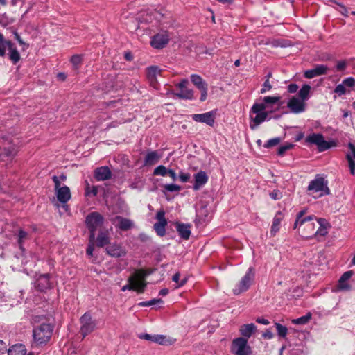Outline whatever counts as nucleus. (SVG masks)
I'll return each instance as SVG.
<instances>
[{
	"label": "nucleus",
	"instance_id": "nucleus-38",
	"mask_svg": "<svg viewBox=\"0 0 355 355\" xmlns=\"http://www.w3.org/2000/svg\"><path fill=\"white\" fill-rule=\"evenodd\" d=\"M275 327H276L277 335L280 338H285L288 333L287 327L278 322L275 323Z\"/></svg>",
	"mask_w": 355,
	"mask_h": 355
},
{
	"label": "nucleus",
	"instance_id": "nucleus-5",
	"mask_svg": "<svg viewBox=\"0 0 355 355\" xmlns=\"http://www.w3.org/2000/svg\"><path fill=\"white\" fill-rule=\"evenodd\" d=\"M80 334L83 340L87 336L92 333L96 327V321L92 318V314L89 311L85 312L80 318Z\"/></svg>",
	"mask_w": 355,
	"mask_h": 355
},
{
	"label": "nucleus",
	"instance_id": "nucleus-21",
	"mask_svg": "<svg viewBox=\"0 0 355 355\" xmlns=\"http://www.w3.org/2000/svg\"><path fill=\"white\" fill-rule=\"evenodd\" d=\"M327 181L323 177L318 174L315 179L309 182L308 190L314 191L315 192L320 191L323 189V187Z\"/></svg>",
	"mask_w": 355,
	"mask_h": 355
},
{
	"label": "nucleus",
	"instance_id": "nucleus-31",
	"mask_svg": "<svg viewBox=\"0 0 355 355\" xmlns=\"http://www.w3.org/2000/svg\"><path fill=\"white\" fill-rule=\"evenodd\" d=\"M311 87L308 84L302 85L297 93V97L305 103L310 98Z\"/></svg>",
	"mask_w": 355,
	"mask_h": 355
},
{
	"label": "nucleus",
	"instance_id": "nucleus-63",
	"mask_svg": "<svg viewBox=\"0 0 355 355\" xmlns=\"http://www.w3.org/2000/svg\"><path fill=\"white\" fill-rule=\"evenodd\" d=\"M315 219L317 220L318 224L320 225V227H331L329 223L325 218H316Z\"/></svg>",
	"mask_w": 355,
	"mask_h": 355
},
{
	"label": "nucleus",
	"instance_id": "nucleus-64",
	"mask_svg": "<svg viewBox=\"0 0 355 355\" xmlns=\"http://www.w3.org/2000/svg\"><path fill=\"white\" fill-rule=\"evenodd\" d=\"M262 337L265 339H271L274 337V334L270 329H267L266 331L262 334Z\"/></svg>",
	"mask_w": 355,
	"mask_h": 355
},
{
	"label": "nucleus",
	"instance_id": "nucleus-4",
	"mask_svg": "<svg viewBox=\"0 0 355 355\" xmlns=\"http://www.w3.org/2000/svg\"><path fill=\"white\" fill-rule=\"evenodd\" d=\"M0 57L4 58L6 55V49H8V59L12 62V64H17L21 60V55L17 50L15 44L8 40L4 39L3 42V46H1Z\"/></svg>",
	"mask_w": 355,
	"mask_h": 355
},
{
	"label": "nucleus",
	"instance_id": "nucleus-23",
	"mask_svg": "<svg viewBox=\"0 0 355 355\" xmlns=\"http://www.w3.org/2000/svg\"><path fill=\"white\" fill-rule=\"evenodd\" d=\"M269 112L264 111L263 112L256 114L255 117L251 116V121L250 127L252 130L257 128L261 123L265 121H269L271 117H268Z\"/></svg>",
	"mask_w": 355,
	"mask_h": 355
},
{
	"label": "nucleus",
	"instance_id": "nucleus-1",
	"mask_svg": "<svg viewBox=\"0 0 355 355\" xmlns=\"http://www.w3.org/2000/svg\"><path fill=\"white\" fill-rule=\"evenodd\" d=\"M54 327V324L46 322L33 327V338L35 346L42 347L49 342Z\"/></svg>",
	"mask_w": 355,
	"mask_h": 355
},
{
	"label": "nucleus",
	"instance_id": "nucleus-60",
	"mask_svg": "<svg viewBox=\"0 0 355 355\" xmlns=\"http://www.w3.org/2000/svg\"><path fill=\"white\" fill-rule=\"evenodd\" d=\"M189 85V80L187 78H183L180 80V82L176 85L178 87H179L180 89H186L187 88V85Z\"/></svg>",
	"mask_w": 355,
	"mask_h": 355
},
{
	"label": "nucleus",
	"instance_id": "nucleus-37",
	"mask_svg": "<svg viewBox=\"0 0 355 355\" xmlns=\"http://www.w3.org/2000/svg\"><path fill=\"white\" fill-rule=\"evenodd\" d=\"M311 316V313L309 312L305 315L293 320L292 322L295 324H306L310 321Z\"/></svg>",
	"mask_w": 355,
	"mask_h": 355
},
{
	"label": "nucleus",
	"instance_id": "nucleus-26",
	"mask_svg": "<svg viewBox=\"0 0 355 355\" xmlns=\"http://www.w3.org/2000/svg\"><path fill=\"white\" fill-rule=\"evenodd\" d=\"M257 331V326L253 324H243L240 328V333L243 338H248Z\"/></svg>",
	"mask_w": 355,
	"mask_h": 355
},
{
	"label": "nucleus",
	"instance_id": "nucleus-42",
	"mask_svg": "<svg viewBox=\"0 0 355 355\" xmlns=\"http://www.w3.org/2000/svg\"><path fill=\"white\" fill-rule=\"evenodd\" d=\"M266 107L263 102L260 103H254L252 107H251L250 112H252L254 114H259L261 112H263L264 111H266Z\"/></svg>",
	"mask_w": 355,
	"mask_h": 355
},
{
	"label": "nucleus",
	"instance_id": "nucleus-25",
	"mask_svg": "<svg viewBox=\"0 0 355 355\" xmlns=\"http://www.w3.org/2000/svg\"><path fill=\"white\" fill-rule=\"evenodd\" d=\"M162 157V155L159 154L157 150L150 151L148 153L144 159V165L145 166H153L156 164L160 158Z\"/></svg>",
	"mask_w": 355,
	"mask_h": 355
},
{
	"label": "nucleus",
	"instance_id": "nucleus-22",
	"mask_svg": "<svg viewBox=\"0 0 355 355\" xmlns=\"http://www.w3.org/2000/svg\"><path fill=\"white\" fill-rule=\"evenodd\" d=\"M116 221L119 222V224L116 225V227L122 231H128L133 227V223L131 220L121 216H116L112 220L113 224H114Z\"/></svg>",
	"mask_w": 355,
	"mask_h": 355
},
{
	"label": "nucleus",
	"instance_id": "nucleus-36",
	"mask_svg": "<svg viewBox=\"0 0 355 355\" xmlns=\"http://www.w3.org/2000/svg\"><path fill=\"white\" fill-rule=\"evenodd\" d=\"M164 190L162 192L166 195V192H179L181 191V186L176 184H166L163 185Z\"/></svg>",
	"mask_w": 355,
	"mask_h": 355
},
{
	"label": "nucleus",
	"instance_id": "nucleus-48",
	"mask_svg": "<svg viewBox=\"0 0 355 355\" xmlns=\"http://www.w3.org/2000/svg\"><path fill=\"white\" fill-rule=\"evenodd\" d=\"M270 197L275 200L281 199L283 197L282 192L279 189H275L269 193Z\"/></svg>",
	"mask_w": 355,
	"mask_h": 355
},
{
	"label": "nucleus",
	"instance_id": "nucleus-53",
	"mask_svg": "<svg viewBox=\"0 0 355 355\" xmlns=\"http://www.w3.org/2000/svg\"><path fill=\"white\" fill-rule=\"evenodd\" d=\"M345 87H353L355 86V78L353 77H348L343 80Z\"/></svg>",
	"mask_w": 355,
	"mask_h": 355
},
{
	"label": "nucleus",
	"instance_id": "nucleus-15",
	"mask_svg": "<svg viewBox=\"0 0 355 355\" xmlns=\"http://www.w3.org/2000/svg\"><path fill=\"white\" fill-rule=\"evenodd\" d=\"M139 338L140 339H145L146 340H149L162 345H171V342L169 341V340L166 338V336L164 335H150L145 333L140 334L139 335Z\"/></svg>",
	"mask_w": 355,
	"mask_h": 355
},
{
	"label": "nucleus",
	"instance_id": "nucleus-8",
	"mask_svg": "<svg viewBox=\"0 0 355 355\" xmlns=\"http://www.w3.org/2000/svg\"><path fill=\"white\" fill-rule=\"evenodd\" d=\"M105 218L102 214L98 211L89 213L85 218V226L89 231H96L98 227L103 225Z\"/></svg>",
	"mask_w": 355,
	"mask_h": 355
},
{
	"label": "nucleus",
	"instance_id": "nucleus-27",
	"mask_svg": "<svg viewBox=\"0 0 355 355\" xmlns=\"http://www.w3.org/2000/svg\"><path fill=\"white\" fill-rule=\"evenodd\" d=\"M173 95L180 99L184 100H194L196 97L194 96V91L191 89H180V92H173Z\"/></svg>",
	"mask_w": 355,
	"mask_h": 355
},
{
	"label": "nucleus",
	"instance_id": "nucleus-14",
	"mask_svg": "<svg viewBox=\"0 0 355 355\" xmlns=\"http://www.w3.org/2000/svg\"><path fill=\"white\" fill-rule=\"evenodd\" d=\"M287 107L294 114L303 112L306 109V103L296 96H292L287 103Z\"/></svg>",
	"mask_w": 355,
	"mask_h": 355
},
{
	"label": "nucleus",
	"instance_id": "nucleus-43",
	"mask_svg": "<svg viewBox=\"0 0 355 355\" xmlns=\"http://www.w3.org/2000/svg\"><path fill=\"white\" fill-rule=\"evenodd\" d=\"M164 301L161 298H153L149 301H143L138 304L139 306H149L156 304H162Z\"/></svg>",
	"mask_w": 355,
	"mask_h": 355
},
{
	"label": "nucleus",
	"instance_id": "nucleus-11",
	"mask_svg": "<svg viewBox=\"0 0 355 355\" xmlns=\"http://www.w3.org/2000/svg\"><path fill=\"white\" fill-rule=\"evenodd\" d=\"M217 109H214L203 114H194L191 117L196 122L205 123L212 127L215 122V117L217 114Z\"/></svg>",
	"mask_w": 355,
	"mask_h": 355
},
{
	"label": "nucleus",
	"instance_id": "nucleus-54",
	"mask_svg": "<svg viewBox=\"0 0 355 355\" xmlns=\"http://www.w3.org/2000/svg\"><path fill=\"white\" fill-rule=\"evenodd\" d=\"M347 67V62L345 60H340L336 65V69L338 71H343Z\"/></svg>",
	"mask_w": 355,
	"mask_h": 355
},
{
	"label": "nucleus",
	"instance_id": "nucleus-16",
	"mask_svg": "<svg viewBox=\"0 0 355 355\" xmlns=\"http://www.w3.org/2000/svg\"><path fill=\"white\" fill-rule=\"evenodd\" d=\"M327 71L328 67L327 65L317 64L315 68L306 70L304 72V77L308 79L313 78L316 76L327 74Z\"/></svg>",
	"mask_w": 355,
	"mask_h": 355
},
{
	"label": "nucleus",
	"instance_id": "nucleus-55",
	"mask_svg": "<svg viewBox=\"0 0 355 355\" xmlns=\"http://www.w3.org/2000/svg\"><path fill=\"white\" fill-rule=\"evenodd\" d=\"M12 33L15 36V39L19 42V44L24 45V46H26L27 47H28L29 45L23 41V40L21 38L20 35H19L18 32L17 31V30H15V29L13 30Z\"/></svg>",
	"mask_w": 355,
	"mask_h": 355
},
{
	"label": "nucleus",
	"instance_id": "nucleus-52",
	"mask_svg": "<svg viewBox=\"0 0 355 355\" xmlns=\"http://www.w3.org/2000/svg\"><path fill=\"white\" fill-rule=\"evenodd\" d=\"M179 179L182 182H187L191 178V175L189 173H184L183 171H180L179 173Z\"/></svg>",
	"mask_w": 355,
	"mask_h": 355
},
{
	"label": "nucleus",
	"instance_id": "nucleus-28",
	"mask_svg": "<svg viewBox=\"0 0 355 355\" xmlns=\"http://www.w3.org/2000/svg\"><path fill=\"white\" fill-rule=\"evenodd\" d=\"M129 283L133 284L139 293H143L145 291L146 287L147 286V282H145V279H139L138 277H135V279L132 277H130L128 279Z\"/></svg>",
	"mask_w": 355,
	"mask_h": 355
},
{
	"label": "nucleus",
	"instance_id": "nucleus-59",
	"mask_svg": "<svg viewBox=\"0 0 355 355\" xmlns=\"http://www.w3.org/2000/svg\"><path fill=\"white\" fill-rule=\"evenodd\" d=\"M8 350L6 343L3 340H0V355H3L6 352L8 353Z\"/></svg>",
	"mask_w": 355,
	"mask_h": 355
},
{
	"label": "nucleus",
	"instance_id": "nucleus-3",
	"mask_svg": "<svg viewBox=\"0 0 355 355\" xmlns=\"http://www.w3.org/2000/svg\"><path fill=\"white\" fill-rule=\"evenodd\" d=\"M34 278V288L40 293H46L47 291L51 290L54 287L53 282L51 281V279L52 278V274L51 273H36Z\"/></svg>",
	"mask_w": 355,
	"mask_h": 355
},
{
	"label": "nucleus",
	"instance_id": "nucleus-7",
	"mask_svg": "<svg viewBox=\"0 0 355 355\" xmlns=\"http://www.w3.org/2000/svg\"><path fill=\"white\" fill-rule=\"evenodd\" d=\"M255 275L254 269L252 267L248 268L245 275L242 277L237 287L233 289V293L236 295L248 291Z\"/></svg>",
	"mask_w": 355,
	"mask_h": 355
},
{
	"label": "nucleus",
	"instance_id": "nucleus-61",
	"mask_svg": "<svg viewBox=\"0 0 355 355\" xmlns=\"http://www.w3.org/2000/svg\"><path fill=\"white\" fill-rule=\"evenodd\" d=\"M328 227L323 226V227H319L318 230L315 232V235L319 234L320 236H325L327 234V229Z\"/></svg>",
	"mask_w": 355,
	"mask_h": 355
},
{
	"label": "nucleus",
	"instance_id": "nucleus-51",
	"mask_svg": "<svg viewBox=\"0 0 355 355\" xmlns=\"http://www.w3.org/2000/svg\"><path fill=\"white\" fill-rule=\"evenodd\" d=\"M338 286L339 288L343 291H349L352 288L351 286L349 284H347L346 282L342 281L341 277H340L338 281Z\"/></svg>",
	"mask_w": 355,
	"mask_h": 355
},
{
	"label": "nucleus",
	"instance_id": "nucleus-39",
	"mask_svg": "<svg viewBox=\"0 0 355 355\" xmlns=\"http://www.w3.org/2000/svg\"><path fill=\"white\" fill-rule=\"evenodd\" d=\"M294 146L295 145L291 143H286V144L282 145L278 148L277 154L278 156L283 157L287 150L293 148Z\"/></svg>",
	"mask_w": 355,
	"mask_h": 355
},
{
	"label": "nucleus",
	"instance_id": "nucleus-12",
	"mask_svg": "<svg viewBox=\"0 0 355 355\" xmlns=\"http://www.w3.org/2000/svg\"><path fill=\"white\" fill-rule=\"evenodd\" d=\"M105 252L109 256L114 258H121L125 257L127 254L126 250L121 243L116 241L110 243L105 248Z\"/></svg>",
	"mask_w": 355,
	"mask_h": 355
},
{
	"label": "nucleus",
	"instance_id": "nucleus-41",
	"mask_svg": "<svg viewBox=\"0 0 355 355\" xmlns=\"http://www.w3.org/2000/svg\"><path fill=\"white\" fill-rule=\"evenodd\" d=\"M71 63L73 64L75 69H79L80 66L83 62L82 55L76 54L71 56L70 59Z\"/></svg>",
	"mask_w": 355,
	"mask_h": 355
},
{
	"label": "nucleus",
	"instance_id": "nucleus-62",
	"mask_svg": "<svg viewBox=\"0 0 355 355\" xmlns=\"http://www.w3.org/2000/svg\"><path fill=\"white\" fill-rule=\"evenodd\" d=\"M51 178H52V180L53 181L54 184H55V191L62 188L60 180H59L58 176L53 175Z\"/></svg>",
	"mask_w": 355,
	"mask_h": 355
},
{
	"label": "nucleus",
	"instance_id": "nucleus-58",
	"mask_svg": "<svg viewBox=\"0 0 355 355\" xmlns=\"http://www.w3.org/2000/svg\"><path fill=\"white\" fill-rule=\"evenodd\" d=\"M353 274L354 272L352 270H348L345 272L340 277L342 278V281L347 282L352 277Z\"/></svg>",
	"mask_w": 355,
	"mask_h": 355
},
{
	"label": "nucleus",
	"instance_id": "nucleus-33",
	"mask_svg": "<svg viewBox=\"0 0 355 355\" xmlns=\"http://www.w3.org/2000/svg\"><path fill=\"white\" fill-rule=\"evenodd\" d=\"M279 99H281V96H267L263 97V102L265 104L266 108H270L272 107L273 105L277 104L279 101Z\"/></svg>",
	"mask_w": 355,
	"mask_h": 355
},
{
	"label": "nucleus",
	"instance_id": "nucleus-10",
	"mask_svg": "<svg viewBox=\"0 0 355 355\" xmlns=\"http://www.w3.org/2000/svg\"><path fill=\"white\" fill-rule=\"evenodd\" d=\"M191 83L200 92V101H205L207 97L208 84L201 76L198 74H192L190 76Z\"/></svg>",
	"mask_w": 355,
	"mask_h": 355
},
{
	"label": "nucleus",
	"instance_id": "nucleus-19",
	"mask_svg": "<svg viewBox=\"0 0 355 355\" xmlns=\"http://www.w3.org/2000/svg\"><path fill=\"white\" fill-rule=\"evenodd\" d=\"M56 198L58 202L64 205L71 199V195L69 187L64 185L62 188L55 191Z\"/></svg>",
	"mask_w": 355,
	"mask_h": 355
},
{
	"label": "nucleus",
	"instance_id": "nucleus-56",
	"mask_svg": "<svg viewBox=\"0 0 355 355\" xmlns=\"http://www.w3.org/2000/svg\"><path fill=\"white\" fill-rule=\"evenodd\" d=\"M272 89V85H270L269 80L268 79H266L265 82L263 85V88L261 89L260 93L264 94L268 90H270Z\"/></svg>",
	"mask_w": 355,
	"mask_h": 355
},
{
	"label": "nucleus",
	"instance_id": "nucleus-57",
	"mask_svg": "<svg viewBox=\"0 0 355 355\" xmlns=\"http://www.w3.org/2000/svg\"><path fill=\"white\" fill-rule=\"evenodd\" d=\"M94 250V243H89L86 249V254L89 257H93Z\"/></svg>",
	"mask_w": 355,
	"mask_h": 355
},
{
	"label": "nucleus",
	"instance_id": "nucleus-40",
	"mask_svg": "<svg viewBox=\"0 0 355 355\" xmlns=\"http://www.w3.org/2000/svg\"><path fill=\"white\" fill-rule=\"evenodd\" d=\"M348 148L350 149L351 153L346 155V159L349 162V165H352V164H354V159H355V145L349 142L348 144Z\"/></svg>",
	"mask_w": 355,
	"mask_h": 355
},
{
	"label": "nucleus",
	"instance_id": "nucleus-24",
	"mask_svg": "<svg viewBox=\"0 0 355 355\" xmlns=\"http://www.w3.org/2000/svg\"><path fill=\"white\" fill-rule=\"evenodd\" d=\"M110 243L109 234L107 231H99L96 239V245L98 248L107 247Z\"/></svg>",
	"mask_w": 355,
	"mask_h": 355
},
{
	"label": "nucleus",
	"instance_id": "nucleus-46",
	"mask_svg": "<svg viewBox=\"0 0 355 355\" xmlns=\"http://www.w3.org/2000/svg\"><path fill=\"white\" fill-rule=\"evenodd\" d=\"M85 185H86V187H85V195L86 196H89L91 193L94 196H96L98 194V188L96 186H93L92 189L90 191L89 190V184L87 180H85Z\"/></svg>",
	"mask_w": 355,
	"mask_h": 355
},
{
	"label": "nucleus",
	"instance_id": "nucleus-45",
	"mask_svg": "<svg viewBox=\"0 0 355 355\" xmlns=\"http://www.w3.org/2000/svg\"><path fill=\"white\" fill-rule=\"evenodd\" d=\"M282 141L280 137H275L267 141L264 144L263 147L266 148H270L273 146L278 145Z\"/></svg>",
	"mask_w": 355,
	"mask_h": 355
},
{
	"label": "nucleus",
	"instance_id": "nucleus-30",
	"mask_svg": "<svg viewBox=\"0 0 355 355\" xmlns=\"http://www.w3.org/2000/svg\"><path fill=\"white\" fill-rule=\"evenodd\" d=\"M26 348L24 344H15L8 350V355H26Z\"/></svg>",
	"mask_w": 355,
	"mask_h": 355
},
{
	"label": "nucleus",
	"instance_id": "nucleus-32",
	"mask_svg": "<svg viewBox=\"0 0 355 355\" xmlns=\"http://www.w3.org/2000/svg\"><path fill=\"white\" fill-rule=\"evenodd\" d=\"M161 73V70L157 66H150L147 68V76L148 80L153 83V80H156L157 74Z\"/></svg>",
	"mask_w": 355,
	"mask_h": 355
},
{
	"label": "nucleus",
	"instance_id": "nucleus-44",
	"mask_svg": "<svg viewBox=\"0 0 355 355\" xmlns=\"http://www.w3.org/2000/svg\"><path fill=\"white\" fill-rule=\"evenodd\" d=\"M168 168L163 165H159L157 166L153 173V175H161V176H166L167 175V171Z\"/></svg>",
	"mask_w": 355,
	"mask_h": 355
},
{
	"label": "nucleus",
	"instance_id": "nucleus-20",
	"mask_svg": "<svg viewBox=\"0 0 355 355\" xmlns=\"http://www.w3.org/2000/svg\"><path fill=\"white\" fill-rule=\"evenodd\" d=\"M209 177L205 171H200L194 174V183L193 189L198 191L202 186H204L208 181Z\"/></svg>",
	"mask_w": 355,
	"mask_h": 355
},
{
	"label": "nucleus",
	"instance_id": "nucleus-29",
	"mask_svg": "<svg viewBox=\"0 0 355 355\" xmlns=\"http://www.w3.org/2000/svg\"><path fill=\"white\" fill-rule=\"evenodd\" d=\"M283 220V214L281 211H278L272 221V224L271 226L270 233L272 236H275L277 232L279 230V226L282 220Z\"/></svg>",
	"mask_w": 355,
	"mask_h": 355
},
{
	"label": "nucleus",
	"instance_id": "nucleus-2",
	"mask_svg": "<svg viewBox=\"0 0 355 355\" xmlns=\"http://www.w3.org/2000/svg\"><path fill=\"white\" fill-rule=\"evenodd\" d=\"M305 143L310 145H316L319 152H324L337 145V143L334 139L326 141L323 135L321 133L310 134L306 137Z\"/></svg>",
	"mask_w": 355,
	"mask_h": 355
},
{
	"label": "nucleus",
	"instance_id": "nucleus-9",
	"mask_svg": "<svg viewBox=\"0 0 355 355\" xmlns=\"http://www.w3.org/2000/svg\"><path fill=\"white\" fill-rule=\"evenodd\" d=\"M17 151V146L11 140L8 141L7 146L2 144L0 146V162L12 161L16 157Z\"/></svg>",
	"mask_w": 355,
	"mask_h": 355
},
{
	"label": "nucleus",
	"instance_id": "nucleus-18",
	"mask_svg": "<svg viewBox=\"0 0 355 355\" xmlns=\"http://www.w3.org/2000/svg\"><path fill=\"white\" fill-rule=\"evenodd\" d=\"M174 225L180 238L184 240H188L191 233V225L189 223H182L180 222H175Z\"/></svg>",
	"mask_w": 355,
	"mask_h": 355
},
{
	"label": "nucleus",
	"instance_id": "nucleus-50",
	"mask_svg": "<svg viewBox=\"0 0 355 355\" xmlns=\"http://www.w3.org/2000/svg\"><path fill=\"white\" fill-rule=\"evenodd\" d=\"M155 218L157 220V222H167V220L165 218V211L163 209L157 212Z\"/></svg>",
	"mask_w": 355,
	"mask_h": 355
},
{
	"label": "nucleus",
	"instance_id": "nucleus-49",
	"mask_svg": "<svg viewBox=\"0 0 355 355\" xmlns=\"http://www.w3.org/2000/svg\"><path fill=\"white\" fill-rule=\"evenodd\" d=\"M329 1L339 6L340 8V13L345 17H348V10L345 6H344L342 3L336 2L335 0H329Z\"/></svg>",
	"mask_w": 355,
	"mask_h": 355
},
{
	"label": "nucleus",
	"instance_id": "nucleus-6",
	"mask_svg": "<svg viewBox=\"0 0 355 355\" xmlns=\"http://www.w3.org/2000/svg\"><path fill=\"white\" fill-rule=\"evenodd\" d=\"M231 352L235 355H251L252 353L248 339L243 337H239L232 340Z\"/></svg>",
	"mask_w": 355,
	"mask_h": 355
},
{
	"label": "nucleus",
	"instance_id": "nucleus-13",
	"mask_svg": "<svg viewBox=\"0 0 355 355\" xmlns=\"http://www.w3.org/2000/svg\"><path fill=\"white\" fill-rule=\"evenodd\" d=\"M170 40L167 31L159 33L151 37L150 45L155 49H162L168 43Z\"/></svg>",
	"mask_w": 355,
	"mask_h": 355
},
{
	"label": "nucleus",
	"instance_id": "nucleus-35",
	"mask_svg": "<svg viewBox=\"0 0 355 355\" xmlns=\"http://www.w3.org/2000/svg\"><path fill=\"white\" fill-rule=\"evenodd\" d=\"M157 270L156 268H150L148 270L139 269L137 270L135 272V277H138L139 279H145L146 277L153 274Z\"/></svg>",
	"mask_w": 355,
	"mask_h": 355
},
{
	"label": "nucleus",
	"instance_id": "nucleus-47",
	"mask_svg": "<svg viewBox=\"0 0 355 355\" xmlns=\"http://www.w3.org/2000/svg\"><path fill=\"white\" fill-rule=\"evenodd\" d=\"M334 92L337 94L338 96L345 95L347 93V89L345 85L342 83L341 84L338 85L335 89Z\"/></svg>",
	"mask_w": 355,
	"mask_h": 355
},
{
	"label": "nucleus",
	"instance_id": "nucleus-34",
	"mask_svg": "<svg viewBox=\"0 0 355 355\" xmlns=\"http://www.w3.org/2000/svg\"><path fill=\"white\" fill-rule=\"evenodd\" d=\"M166 225L167 222H157L154 224V229L158 236H164L166 234Z\"/></svg>",
	"mask_w": 355,
	"mask_h": 355
},
{
	"label": "nucleus",
	"instance_id": "nucleus-17",
	"mask_svg": "<svg viewBox=\"0 0 355 355\" xmlns=\"http://www.w3.org/2000/svg\"><path fill=\"white\" fill-rule=\"evenodd\" d=\"M112 171L107 166L97 167L94 171V177L97 181H104L111 179Z\"/></svg>",
	"mask_w": 355,
	"mask_h": 355
}]
</instances>
